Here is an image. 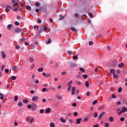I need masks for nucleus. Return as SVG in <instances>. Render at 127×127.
Listing matches in <instances>:
<instances>
[{
  "label": "nucleus",
  "mask_w": 127,
  "mask_h": 127,
  "mask_svg": "<svg viewBox=\"0 0 127 127\" xmlns=\"http://www.w3.org/2000/svg\"><path fill=\"white\" fill-rule=\"evenodd\" d=\"M20 40L21 41V42H23L26 40V39H25V38H22L20 39Z\"/></svg>",
  "instance_id": "obj_25"
},
{
  "label": "nucleus",
  "mask_w": 127,
  "mask_h": 127,
  "mask_svg": "<svg viewBox=\"0 0 127 127\" xmlns=\"http://www.w3.org/2000/svg\"><path fill=\"white\" fill-rule=\"evenodd\" d=\"M43 113H44V110H43V109L40 110V114H43Z\"/></svg>",
  "instance_id": "obj_47"
},
{
  "label": "nucleus",
  "mask_w": 127,
  "mask_h": 127,
  "mask_svg": "<svg viewBox=\"0 0 127 127\" xmlns=\"http://www.w3.org/2000/svg\"><path fill=\"white\" fill-rule=\"evenodd\" d=\"M61 75H62V76H64V75H66V72L64 71V72H62Z\"/></svg>",
  "instance_id": "obj_54"
},
{
  "label": "nucleus",
  "mask_w": 127,
  "mask_h": 127,
  "mask_svg": "<svg viewBox=\"0 0 127 127\" xmlns=\"http://www.w3.org/2000/svg\"><path fill=\"white\" fill-rule=\"evenodd\" d=\"M34 67H35V65L34 64H32L31 66V70H33V69H34Z\"/></svg>",
  "instance_id": "obj_31"
},
{
  "label": "nucleus",
  "mask_w": 127,
  "mask_h": 127,
  "mask_svg": "<svg viewBox=\"0 0 127 127\" xmlns=\"http://www.w3.org/2000/svg\"><path fill=\"white\" fill-rule=\"evenodd\" d=\"M71 31H73V32H77V29L75 28L74 27H71Z\"/></svg>",
  "instance_id": "obj_11"
},
{
  "label": "nucleus",
  "mask_w": 127,
  "mask_h": 127,
  "mask_svg": "<svg viewBox=\"0 0 127 127\" xmlns=\"http://www.w3.org/2000/svg\"><path fill=\"white\" fill-rule=\"evenodd\" d=\"M42 92H46V91H48V89H47V88H44L42 89Z\"/></svg>",
  "instance_id": "obj_41"
},
{
  "label": "nucleus",
  "mask_w": 127,
  "mask_h": 127,
  "mask_svg": "<svg viewBox=\"0 0 127 127\" xmlns=\"http://www.w3.org/2000/svg\"><path fill=\"white\" fill-rule=\"evenodd\" d=\"M71 90V94L72 95V96H73V95H75V92H76V87H73Z\"/></svg>",
  "instance_id": "obj_4"
},
{
  "label": "nucleus",
  "mask_w": 127,
  "mask_h": 127,
  "mask_svg": "<svg viewBox=\"0 0 127 127\" xmlns=\"http://www.w3.org/2000/svg\"><path fill=\"white\" fill-rule=\"evenodd\" d=\"M81 121H82V118H79L76 120V124H81Z\"/></svg>",
  "instance_id": "obj_7"
},
{
  "label": "nucleus",
  "mask_w": 127,
  "mask_h": 127,
  "mask_svg": "<svg viewBox=\"0 0 127 127\" xmlns=\"http://www.w3.org/2000/svg\"><path fill=\"white\" fill-rule=\"evenodd\" d=\"M51 42H52L51 39L49 38L48 39V41L47 42V44H50V43H51Z\"/></svg>",
  "instance_id": "obj_21"
},
{
  "label": "nucleus",
  "mask_w": 127,
  "mask_h": 127,
  "mask_svg": "<svg viewBox=\"0 0 127 127\" xmlns=\"http://www.w3.org/2000/svg\"><path fill=\"white\" fill-rule=\"evenodd\" d=\"M105 126L106 127H110V125H109V123H106L105 124Z\"/></svg>",
  "instance_id": "obj_45"
},
{
  "label": "nucleus",
  "mask_w": 127,
  "mask_h": 127,
  "mask_svg": "<svg viewBox=\"0 0 127 127\" xmlns=\"http://www.w3.org/2000/svg\"><path fill=\"white\" fill-rule=\"evenodd\" d=\"M113 78H115L116 79H118L119 77L118 76V74H114Z\"/></svg>",
  "instance_id": "obj_24"
},
{
  "label": "nucleus",
  "mask_w": 127,
  "mask_h": 127,
  "mask_svg": "<svg viewBox=\"0 0 127 127\" xmlns=\"http://www.w3.org/2000/svg\"><path fill=\"white\" fill-rule=\"evenodd\" d=\"M110 122H114V118L113 117H110L109 118Z\"/></svg>",
  "instance_id": "obj_30"
},
{
  "label": "nucleus",
  "mask_w": 127,
  "mask_h": 127,
  "mask_svg": "<svg viewBox=\"0 0 127 127\" xmlns=\"http://www.w3.org/2000/svg\"><path fill=\"white\" fill-rule=\"evenodd\" d=\"M60 120H61V121L62 122V123H64L66 122V120L64 119L63 117H62Z\"/></svg>",
  "instance_id": "obj_17"
},
{
  "label": "nucleus",
  "mask_w": 127,
  "mask_h": 127,
  "mask_svg": "<svg viewBox=\"0 0 127 127\" xmlns=\"http://www.w3.org/2000/svg\"><path fill=\"white\" fill-rule=\"evenodd\" d=\"M35 5H36V6H39L40 5V4H39V3H38V2H36L35 3Z\"/></svg>",
  "instance_id": "obj_48"
},
{
  "label": "nucleus",
  "mask_w": 127,
  "mask_h": 127,
  "mask_svg": "<svg viewBox=\"0 0 127 127\" xmlns=\"http://www.w3.org/2000/svg\"><path fill=\"white\" fill-rule=\"evenodd\" d=\"M126 112H127V108L126 107H123V110L118 113V115L120 116Z\"/></svg>",
  "instance_id": "obj_1"
},
{
  "label": "nucleus",
  "mask_w": 127,
  "mask_h": 127,
  "mask_svg": "<svg viewBox=\"0 0 127 127\" xmlns=\"http://www.w3.org/2000/svg\"><path fill=\"white\" fill-rule=\"evenodd\" d=\"M15 5H18V3H17V2H16V3H13V7H14L15 6Z\"/></svg>",
  "instance_id": "obj_39"
},
{
  "label": "nucleus",
  "mask_w": 127,
  "mask_h": 127,
  "mask_svg": "<svg viewBox=\"0 0 127 127\" xmlns=\"http://www.w3.org/2000/svg\"><path fill=\"white\" fill-rule=\"evenodd\" d=\"M105 112H102L98 117V119L99 120H101V119H102V117H104V115H105Z\"/></svg>",
  "instance_id": "obj_6"
},
{
  "label": "nucleus",
  "mask_w": 127,
  "mask_h": 127,
  "mask_svg": "<svg viewBox=\"0 0 127 127\" xmlns=\"http://www.w3.org/2000/svg\"><path fill=\"white\" fill-rule=\"evenodd\" d=\"M50 126L51 127H55V125L54 124V123H51L50 124Z\"/></svg>",
  "instance_id": "obj_40"
},
{
  "label": "nucleus",
  "mask_w": 127,
  "mask_h": 127,
  "mask_svg": "<svg viewBox=\"0 0 127 127\" xmlns=\"http://www.w3.org/2000/svg\"><path fill=\"white\" fill-rule=\"evenodd\" d=\"M29 59V61H30V62H31L32 63L33 62H34V59H33V58H32V57H30Z\"/></svg>",
  "instance_id": "obj_12"
},
{
  "label": "nucleus",
  "mask_w": 127,
  "mask_h": 127,
  "mask_svg": "<svg viewBox=\"0 0 127 127\" xmlns=\"http://www.w3.org/2000/svg\"><path fill=\"white\" fill-rule=\"evenodd\" d=\"M16 69H17V66H15L12 68V71H15V70H16Z\"/></svg>",
  "instance_id": "obj_35"
},
{
  "label": "nucleus",
  "mask_w": 127,
  "mask_h": 127,
  "mask_svg": "<svg viewBox=\"0 0 127 127\" xmlns=\"http://www.w3.org/2000/svg\"><path fill=\"white\" fill-rule=\"evenodd\" d=\"M72 107H77V104H76V103H73L72 104Z\"/></svg>",
  "instance_id": "obj_59"
},
{
  "label": "nucleus",
  "mask_w": 127,
  "mask_h": 127,
  "mask_svg": "<svg viewBox=\"0 0 127 127\" xmlns=\"http://www.w3.org/2000/svg\"><path fill=\"white\" fill-rule=\"evenodd\" d=\"M46 113L47 114H49V113H50V112H51V108H47L46 111H45Z\"/></svg>",
  "instance_id": "obj_8"
},
{
  "label": "nucleus",
  "mask_w": 127,
  "mask_h": 127,
  "mask_svg": "<svg viewBox=\"0 0 127 127\" xmlns=\"http://www.w3.org/2000/svg\"><path fill=\"white\" fill-rule=\"evenodd\" d=\"M73 59H75V60L77 59V58H78V55L73 56Z\"/></svg>",
  "instance_id": "obj_46"
},
{
  "label": "nucleus",
  "mask_w": 127,
  "mask_h": 127,
  "mask_svg": "<svg viewBox=\"0 0 127 127\" xmlns=\"http://www.w3.org/2000/svg\"><path fill=\"white\" fill-rule=\"evenodd\" d=\"M21 32V29L20 28H16L14 30V33H20Z\"/></svg>",
  "instance_id": "obj_2"
},
{
  "label": "nucleus",
  "mask_w": 127,
  "mask_h": 127,
  "mask_svg": "<svg viewBox=\"0 0 127 127\" xmlns=\"http://www.w3.org/2000/svg\"><path fill=\"white\" fill-rule=\"evenodd\" d=\"M97 103H98V100H94L93 103H92V105H96V104H97Z\"/></svg>",
  "instance_id": "obj_34"
},
{
  "label": "nucleus",
  "mask_w": 127,
  "mask_h": 127,
  "mask_svg": "<svg viewBox=\"0 0 127 127\" xmlns=\"http://www.w3.org/2000/svg\"><path fill=\"white\" fill-rule=\"evenodd\" d=\"M26 9H27L28 10H31V7L29 5H27L26 6Z\"/></svg>",
  "instance_id": "obj_13"
},
{
  "label": "nucleus",
  "mask_w": 127,
  "mask_h": 127,
  "mask_svg": "<svg viewBox=\"0 0 127 127\" xmlns=\"http://www.w3.org/2000/svg\"><path fill=\"white\" fill-rule=\"evenodd\" d=\"M94 118H97V117H98V114L95 112V113L94 114Z\"/></svg>",
  "instance_id": "obj_50"
},
{
  "label": "nucleus",
  "mask_w": 127,
  "mask_h": 127,
  "mask_svg": "<svg viewBox=\"0 0 127 127\" xmlns=\"http://www.w3.org/2000/svg\"><path fill=\"white\" fill-rule=\"evenodd\" d=\"M73 83V80H70L68 83L67 84V86H71V84Z\"/></svg>",
  "instance_id": "obj_22"
},
{
  "label": "nucleus",
  "mask_w": 127,
  "mask_h": 127,
  "mask_svg": "<svg viewBox=\"0 0 127 127\" xmlns=\"http://www.w3.org/2000/svg\"><path fill=\"white\" fill-rule=\"evenodd\" d=\"M122 90H123V88L122 87H119V88L118 89V92L122 93Z\"/></svg>",
  "instance_id": "obj_36"
},
{
  "label": "nucleus",
  "mask_w": 127,
  "mask_h": 127,
  "mask_svg": "<svg viewBox=\"0 0 127 127\" xmlns=\"http://www.w3.org/2000/svg\"><path fill=\"white\" fill-rule=\"evenodd\" d=\"M82 76L84 79H87L88 78V75L87 74H84L82 75Z\"/></svg>",
  "instance_id": "obj_32"
},
{
  "label": "nucleus",
  "mask_w": 127,
  "mask_h": 127,
  "mask_svg": "<svg viewBox=\"0 0 127 127\" xmlns=\"http://www.w3.org/2000/svg\"><path fill=\"white\" fill-rule=\"evenodd\" d=\"M38 96H33L32 98V102H35V101H37V100H38Z\"/></svg>",
  "instance_id": "obj_3"
},
{
  "label": "nucleus",
  "mask_w": 127,
  "mask_h": 127,
  "mask_svg": "<svg viewBox=\"0 0 127 127\" xmlns=\"http://www.w3.org/2000/svg\"><path fill=\"white\" fill-rule=\"evenodd\" d=\"M125 64L124 63H121L120 64H118L119 68H122V67H124Z\"/></svg>",
  "instance_id": "obj_9"
},
{
  "label": "nucleus",
  "mask_w": 127,
  "mask_h": 127,
  "mask_svg": "<svg viewBox=\"0 0 127 127\" xmlns=\"http://www.w3.org/2000/svg\"><path fill=\"white\" fill-rule=\"evenodd\" d=\"M27 108H28V109H31L32 108V107L31 106V105H28L27 106Z\"/></svg>",
  "instance_id": "obj_57"
},
{
  "label": "nucleus",
  "mask_w": 127,
  "mask_h": 127,
  "mask_svg": "<svg viewBox=\"0 0 127 127\" xmlns=\"http://www.w3.org/2000/svg\"><path fill=\"white\" fill-rule=\"evenodd\" d=\"M79 70H80V71H81V72H82L83 73H85V69H84V68L80 67L79 68Z\"/></svg>",
  "instance_id": "obj_23"
},
{
  "label": "nucleus",
  "mask_w": 127,
  "mask_h": 127,
  "mask_svg": "<svg viewBox=\"0 0 127 127\" xmlns=\"http://www.w3.org/2000/svg\"><path fill=\"white\" fill-rule=\"evenodd\" d=\"M89 45H93V42H92V41H90V42H89Z\"/></svg>",
  "instance_id": "obj_63"
},
{
  "label": "nucleus",
  "mask_w": 127,
  "mask_h": 127,
  "mask_svg": "<svg viewBox=\"0 0 127 127\" xmlns=\"http://www.w3.org/2000/svg\"><path fill=\"white\" fill-rule=\"evenodd\" d=\"M14 24L15 25H19V22L17 21L15 22Z\"/></svg>",
  "instance_id": "obj_56"
},
{
  "label": "nucleus",
  "mask_w": 127,
  "mask_h": 127,
  "mask_svg": "<svg viewBox=\"0 0 127 127\" xmlns=\"http://www.w3.org/2000/svg\"><path fill=\"white\" fill-rule=\"evenodd\" d=\"M23 103H24V104H27V103H28V100L25 99L23 100Z\"/></svg>",
  "instance_id": "obj_38"
},
{
  "label": "nucleus",
  "mask_w": 127,
  "mask_h": 127,
  "mask_svg": "<svg viewBox=\"0 0 127 127\" xmlns=\"http://www.w3.org/2000/svg\"><path fill=\"white\" fill-rule=\"evenodd\" d=\"M18 107H22V102H21V101L18 102Z\"/></svg>",
  "instance_id": "obj_19"
},
{
  "label": "nucleus",
  "mask_w": 127,
  "mask_h": 127,
  "mask_svg": "<svg viewBox=\"0 0 127 127\" xmlns=\"http://www.w3.org/2000/svg\"><path fill=\"white\" fill-rule=\"evenodd\" d=\"M105 106H102L98 108V110H104Z\"/></svg>",
  "instance_id": "obj_26"
},
{
  "label": "nucleus",
  "mask_w": 127,
  "mask_h": 127,
  "mask_svg": "<svg viewBox=\"0 0 127 127\" xmlns=\"http://www.w3.org/2000/svg\"><path fill=\"white\" fill-rule=\"evenodd\" d=\"M1 53L2 54V58H3V59H4V58H6V55H5V54H4V52H3V51H2L1 52Z\"/></svg>",
  "instance_id": "obj_5"
},
{
  "label": "nucleus",
  "mask_w": 127,
  "mask_h": 127,
  "mask_svg": "<svg viewBox=\"0 0 127 127\" xmlns=\"http://www.w3.org/2000/svg\"><path fill=\"white\" fill-rule=\"evenodd\" d=\"M87 121H88V118H85L83 120V122H87Z\"/></svg>",
  "instance_id": "obj_64"
},
{
  "label": "nucleus",
  "mask_w": 127,
  "mask_h": 127,
  "mask_svg": "<svg viewBox=\"0 0 127 127\" xmlns=\"http://www.w3.org/2000/svg\"><path fill=\"white\" fill-rule=\"evenodd\" d=\"M112 98L113 99H117V97L116 95H115V94H112Z\"/></svg>",
  "instance_id": "obj_55"
},
{
  "label": "nucleus",
  "mask_w": 127,
  "mask_h": 127,
  "mask_svg": "<svg viewBox=\"0 0 127 127\" xmlns=\"http://www.w3.org/2000/svg\"><path fill=\"white\" fill-rule=\"evenodd\" d=\"M5 11L6 12H8V11H9V9L7 8H5Z\"/></svg>",
  "instance_id": "obj_60"
},
{
  "label": "nucleus",
  "mask_w": 127,
  "mask_h": 127,
  "mask_svg": "<svg viewBox=\"0 0 127 127\" xmlns=\"http://www.w3.org/2000/svg\"><path fill=\"white\" fill-rule=\"evenodd\" d=\"M120 121H121V122H124V121H125V118H124V117L121 118Z\"/></svg>",
  "instance_id": "obj_52"
},
{
  "label": "nucleus",
  "mask_w": 127,
  "mask_h": 127,
  "mask_svg": "<svg viewBox=\"0 0 127 127\" xmlns=\"http://www.w3.org/2000/svg\"><path fill=\"white\" fill-rule=\"evenodd\" d=\"M85 85L86 87L88 88V87H89V81H85Z\"/></svg>",
  "instance_id": "obj_18"
},
{
  "label": "nucleus",
  "mask_w": 127,
  "mask_h": 127,
  "mask_svg": "<svg viewBox=\"0 0 127 127\" xmlns=\"http://www.w3.org/2000/svg\"><path fill=\"white\" fill-rule=\"evenodd\" d=\"M11 26H12V25L11 24H8L7 25V30H10L11 29Z\"/></svg>",
  "instance_id": "obj_10"
},
{
  "label": "nucleus",
  "mask_w": 127,
  "mask_h": 127,
  "mask_svg": "<svg viewBox=\"0 0 127 127\" xmlns=\"http://www.w3.org/2000/svg\"><path fill=\"white\" fill-rule=\"evenodd\" d=\"M68 88L67 89V92H70L71 91V88H72V86L71 85H68Z\"/></svg>",
  "instance_id": "obj_14"
},
{
  "label": "nucleus",
  "mask_w": 127,
  "mask_h": 127,
  "mask_svg": "<svg viewBox=\"0 0 127 127\" xmlns=\"http://www.w3.org/2000/svg\"><path fill=\"white\" fill-rule=\"evenodd\" d=\"M11 80H16V77L15 76H12L11 78Z\"/></svg>",
  "instance_id": "obj_42"
},
{
  "label": "nucleus",
  "mask_w": 127,
  "mask_h": 127,
  "mask_svg": "<svg viewBox=\"0 0 127 127\" xmlns=\"http://www.w3.org/2000/svg\"><path fill=\"white\" fill-rule=\"evenodd\" d=\"M33 122H34V119L33 118L31 119L30 121L29 122L30 124H32V123H33Z\"/></svg>",
  "instance_id": "obj_43"
},
{
  "label": "nucleus",
  "mask_w": 127,
  "mask_h": 127,
  "mask_svg": "<svg viewBox=\"0 0 127 127\" xmlns=\"http://www.w3.org/2000/svg\"><path fill=\"white\" fill-rule=\"evenodd\" d=\"M17 100H18V96L16 95L14 98V102H17Z\"/></svg>",
  "instance_id": "obj_15"
},
{
  "label": "nucleus",
  "mask_w": 127,
  "mask_h": 127,
  "mask_svg": "<svg viewBox=\"0 0 127 127\" xmlns=\"http://www.w3.org/2000/svg\"><path fill=\"white\" fill-rule=\"evenodd\" d=\"M0 99H1V100H3V95H2V93H0Z\"/></svg>",
  "instance_id": "obj_33"
},
{
  "label": "nucleus",
  "mask_w": 127,
  "mask_h": 127,
  "mask_svg": "<svg viewBox=\"0 0 127 127\" xmlns=\"http://www.w3.org/2000/svg\"><path fill=\"white\" fill-rule=\"evenodd\" d=\"M49 20H50V22L51 23H52V22H53V19H52V18H49Z\"/></svg>",
  "instance_id": "obj_58"
},
{
  "label": "nucleus",
  "mask_w": 127,
  "mask_h": 127,
  "mask_svg": "<svg viewBox=\"0 0 127 127\" xmlns=\"http://www.w3.org/2000/svg\"><path fill=\"white\" fill-rule=\"evenodd\" d=\"M73 116H74V117H77V116H78V113L75 112L73 113Z\"/></svg>",
  "instance_id": "obj_49"
},
{
  "label": "nucleus",
  "mask_w": 127,
  "mask_h": 127,
  "mask_svg": "<svg viewBox=\"0 0 127 127\" xmlns=\"http://www.w3.org/2000/svg\"><path fill=\"white\" fill-rule=\"evenodd\" d=\"M48 28H47V26L44 27L43 28V31H46V30H47Z\"/></svg>",
  "instance_id": "obj_37"
},
{
  "label": "nucleus",
  "mask_w": 127,
  "mask_h": 127,
  "mask_svg": "<svg viewBox=\"0 0 127 127\" xmlns=\"http://www.w3.org/2000/svg\"><path fill=\"white\" fill-rule=\"evenodd\" d=\"M57 98L58 100H62V97H61V96H57Z\"/></svg>",
  "instance_id": "obj_51"
},
{
  "label": "nucleus",
  "mask_w": 127,
  "mask_h": 127,
  "mask_svg": "<svg viewBox=\"0 0 127 127\" xmlns=\"http://www.w3.org/2000/svg\"><path fill=\"white\" fill-rule=\"evenodd\" d=\"M26 122H28V121H30V117H28L26 119Z\"/></svg>",
  "instance_id": "obj_61"
},
{
  "label": "nucleus",
  "mask_w": 127,
  "mask_h": 127,
  "mask_svg": "<svg viewBox=\"0 0 127 127\" xmlns=\"http://www.w3.org/2000/svg\"><path fill=\"white\" fill-rule=\"evenodd\" d=\"M75 83L76 84L78 85V86H81V85L82 84V83H81V81H76Z\"/></svg>",
  "instance_id": "obj_16"
},
{
  "label": "nucleus",
  "mask_w": 127,
  "mask_h": 127,
  "mask_svg": "<svg viewBox=\"0 0 127 127\" xmlns=\"http://www.w3.org/2000/svg\"><path fill=\"white\" fill-rule=\"evenodd\" d=\"M42 31H43V30H42L41 29L39 31H38L39 34V33H42Z\"/></svg>",
  "instance_id": "obj_62"
},
{
  "label": "nucleus",
  "mask_w": 127,
  "mask_h": 127,
  "mask_svg": "<svg viewBox=\"0 0 127 127\" xmlns=\"http://www.w3.org/2000/svg\"><path fill=\"white\" fill-rule=\"evenodd\" d=\"M88 15H89L90 18H93V17H94V16H93V14L91 12H89Z\"/></svg>",
  "instance_id": "obj_20"
},
{
  "label": "nucleus",
  "mask_w": 127,
  "mask_h": 127,
  "mask_svg": "<svg viewBox=\"0 0 127 127\" xmlns=\"http://www.w3.org/2000/svg\"><path fill=\"white\" fill-rule=\"evenodd\" d=\"M38 72H43V68L41 67L38 69Z\"/></svg>",
  "instance_id": "obj_27"
},
{
  "label": "nucleus",
  "mask_w": 127,
  "mask_h": 127,
  "mask_svg": "<svg viewBox=\"0 0 127 127\" xmlns=\"http://www.w3.org/2000/svg\"><path fill=\"white\" fill-rule=\"evenodd\" d=\"M9 71V70L8 69H5V73H6V74H7Z\"/></svg>",
  "instance_id": "obj_53"
},
{
  "label": "nucleus",
  "mask_w": 127,
  "mask_h": 127,
  "mask_svg": "<svg viewBox=\"0 0 127 127\" xmlns=\"http://www.w3.org/2000/svg\"><path fill=\"white\" fill-rule=\"evenodd\" d=\"M49 90H52V91H55V88H54V87H50L49 88Z\"/></svg>",
  "instance_id": "obj_44"
},
{
  "label": "nucleus",
  "mask_w": 127,
  "mask_h": 127,
  "mask_svg": "<svg viewBox=\"0 0 127 127\" xmlns=\"http://www.w3.org/2000/svg\"><path fill=\"white\" fill-rule=\"evenodd\" d=\"M110 73H111L112 74H113L114 75L116 73V72L115 71V70L111 69Z\"/></svg>",
  "instance_id": "obj_28"
},
{
  "label": "nucleus",
  "mask_w": 127,
  "mask_h": 127,
  "mask_svg": "<svg viewBox=\"0 0 127 127\" xmlns=\"http://www.w3.org/2000/svg\"><path fill=\"white\" fill-rule=\"evenodd\" d=\"M60 20H63V19H64V16H62V15H60Z\"/></svg>",
  "instance_id": "obj_29"
}]
</instances>
